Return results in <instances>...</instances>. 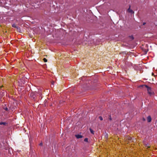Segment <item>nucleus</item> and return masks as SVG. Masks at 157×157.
Wrapping results in <instances>:
<instances>
[{"label": "nucleus", "instance_id": "obj_6", "mask_svg": "<svg viewBox=\"0 0 157 157\" xmlns=\"http://www.w3.org/2000/svg\"><path fill=\"white\" fill-rule=\"evenodd\" d=\"M12 26L13 28H16L18 30L20 29V28L18 27L15 24H13L12 25Z\"/></svg>", "mask_w": 157, "mask_h": 157}, {"label": "nucleus", "instance_id": "obj_14", "mask_svg": "<svg viewBox=\"0 0 157 157\" xmlns=\"http://www.w3.org/2000/svg\"><path fill=\"white\" fill-rule=\"evenodd\" d=\"M38 93L40 95H41V94H41V93H40V91H39L38 92Z\"/></svg>", "mask_w": 157, "mask_h": 157}, {"label": "nucleus", "instance_id": "obj_7", "mask_svg": "<svg viewBox=\"0 0 157 157\" xmlns=\"http://www.w3.org/2000/svg\"><path fill=\"white\" fill-rule=\"evenodd\" d=\"M3 108L7 111H9V109L6 106V105L5 106L3 107Z\"/></svg>", "mask_w": 157, "mask_h": 157}, {"label": "nucleus", "instance_id": "obj_2", "mask_svg": "<svg viewBox=\"0 0 157 157\" xmlns=\"http://www.w3.org/2000/svg\"><path fill=\"white\" fill-rule=\"evenodd\" d=\"M36 96V94L35 92H33L31 93L30 95V97L32 98V99L35 100Z\"/></svg>", "mask_w": 157, "mask_h": 157}, {"label": "nucleus", "instance_id": "obj_4", "mask_svg": "<svg viewBox=\"0 0 157 157\" xmlns=\"http://www.w3.org/2000/svg\"><path fill=\"white\" fill-rule=\"evenodd\" d=\"M75 136L77 139L81 138L82 137V136L80 135H76Z\"/></svg>", "mask_w": 157, "mask_h": 157}, {"label": "nucleus", "instance_id": "obj_9", "mask_svg": "<svg viewBox=\"0 0 157 157\" xmlns=\"http://www.w3.org/2000/svg\"><path fill=\"white\" fill-rule=\"evenodd\" d=\"M90 131L92 134H94V132L92 129L90 128Z\"/></svg>", "mask_w": 157, "mask_h": 157}, {"label": "nucleus", "instance_id": "obj_5", "mask_svg": "<svg viewBox=\"0 0 157 157\" xmlns=\"http://www.w3.org/2000/svg\"><path fill=\"white\" fill-rule=\"evenodd\" d=\"M128 11L131 13H134V12L131 9H130V6H129V8L128 10Z\"/></svg>", "mask_w": 157, "mask_h": 157}, {"label": "nucleus", "instance_id": "obj_1", "mask_svg": "<svg viewBox=\"0 0 157 157\" xmlns=\"http://www.w3.org/2000/svg\"><path fill=\"white\" fill-rule=\"evenodd\" d=\"M144 86H145L146 87V88H147V93L149 95H150V96L153 95L154 94V92H153L152 91L151 88L150 87H149L147 85H144Z\"/></svg>", "mask_w": 157, "mask_h": 157}, {"label": "nucleus", "instance_id": "obj_15", "mask_svg": "<svg viewBox=\"0 0 157 157\" xmlns=\"http://www.w3.org/2000/svg\"><path fill=\"white\" fill-rule=\"evenodd\" d=\"M52 85H53V84L54 83V82L53 81H52Z\"/></svg>", "mask_w": 157, "mask_h": 157}, {"label": "nucleus", "instance_id": "obj_13", "mask_svg": "<svg viewBox=\"0 0 157 157\" xmlns=\"http://www.w3.org/2000/svg\"><path fill=\"white\" fill-rule=\"evenodd\" d=\"M39 145H40L42 146L43 145V144L42 143H40Z\"/></svg>", "mask_w": 157, "mask_h": 157}, {"label": "nucleus", "instance_id": "obj_17", "mask_svg": "<svg viewBox=\"0 0 157 157\" xmlns=\"http://www.w3.org/2000/svg\"><path fill=\"white\" fill-rule=\"evenodd\" d=\"M153 73H152V75H153Z\"/></svg>", "mask_w": 157, "mask_h": 157}, {"label": "nucleus", "instance_id": "obj_12", "mask_svg": "<svg viewBox=\"0 0 157 157\" xmlns=\"http://www.w3.org/2000/svg\"><path fill=\"white\" fill-rule=\"evenodd\" d=\"M99 119H100V120L101 121H102L103 120V118H102V117H99Z\"/></svg>", "mask_w": 157, "mask_h": 157}, {"label": "nucleus", "instance_id": "obj_3", "mask_svg": "<svg viewBox=\"0 0 157 157\" xmlns=\"http://www.w3.org/2000/svg\"><path fill=\"white\" fill-rule=\"evenodd\" d=\"M147 120L148 122H150L151 120V118L150 116H148L147 118Z\"/></svg>", "mask_w": 157, "mask_h": 157}, {"label": "nucleus", "instance_id": "obj_11", "mask_svg": "<svg viewBox=\"0 0 157 157\" xmlns=\"http://www.w3.org/2000/svg\"><path fill=\"white\" fill-rule=\"evenodd\" d=\"M43 60L45 62H46L47 61V60L45 58H44Z\"/></svg>", "mask_w": 157, "mask_h": 157}, {"label": "nucleus", "instance_id": "obj_8", "mask_svg": "<svg viewBox=\"0 0 157 157\" xmlns=\"http://www.w3.org/2000/svg\"><path fill=\"white\" fill-rule=\"evenodd\" d=\"M7 123L6 122H0V125H6Z\"/></svg>", "mask_w": 157, "mask_h": 157}, {"label": "nucleus", "instance_id": "obj_10", "mask_svg": "<svg viewBox=\"0 0 157 157\" xmlns=\"http://www.w3.org/2000/svg\"><path fill=\"white\" fill-rule=\"evenodd\" d=\"M84 141L86 142H88V139L87 138H86L84 140Z\"/></svg>", "mask_w": 157, "mask_h": 157}, {"label": "nucleus", "instance_id": "obj_16", "mask_svg": "<svg viewBox=\"0 0 157 157\" xmlns=\"http://www.w3.org/2000/svg\"><path fill=\"white\" fill-rule=\"evenodd\" d=\"M51 86L52 87H53V86H53V85H52V86Z\"/></svg>", "mask_w": 157, "mask_h": 157}]
</instances>
